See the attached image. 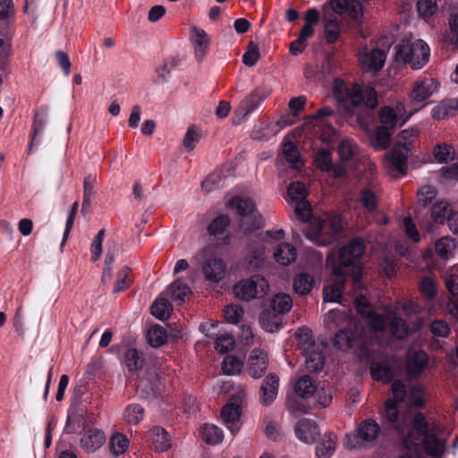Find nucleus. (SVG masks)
<instances>
[{"instance_id": "nucleus-1", "label": "nucleus", "mask_w": 458, "mask_h": 458, "mask_svg": "<svg viewBox=\"0 0 458 458\" xmlns=\"http://www.w3.org/2000/svg\"><path fill=\"white\" fill-rule=\"evenodd\" d=\"M365 251L362 239L354 238L337 251H331L326 259V267L330 271V277L324 286V301L337 302L348 277L352 280L355 288H360L362 267L360 259Z\"/></svg>"}, {"instance_id": "nucleus-2", "label": "nucleus", "mask_w": 458, "mask_h": 458, "mask_svg": "<svg viewBox=\"0 0 458 458\" xmlns=\"http://www.w3.org/2000/svg\"><path fill=\"white\" fill-rule=\"evenodd\" d=\"M333 95L338 104L350 114L352 113L354 107L362 105L371 109L377 106V93L371 86L362 89L357 83L348 85L344 81L335 79Z\"/></svg>"}, {"instance_id": "nucleus-3", "label": "nucleus", "mask_w": 458, "mask_h": 458, "mask_svg": "<svg viewBox=\"0 0 458 458\" xmlns=\"http://www.w3.org/2000/svg\"><path fill=\"white\" fill-rule=\"evenodd\" d=\"M342 226V221L336 216L326 219L313 218L305 235L317 245H328L336 240Z\"/></svg>"}, {"instance_id": "nucleus-4", "label": "nucleus", "mask_w": 458, "mask_h": 458, "mask_svg": "<svg viewBox=\"0 0 458 458\" xmlns=\"http://www.w3.org/2000/svg\"><path fill=\"white\" fill-rule=\"evenodd\" d=\"M381 433L379 424L372 419L361 420L353 432L347 434L344 446L348 450L371 447Z\"/></svg>"}, {"instance_id": "nucleus-5", "label": "nucleus", "mask_w": 458, "mask_h": 458, "mask_svg": "<svg viewBox=\"0 0 458 458\" xmlns=\"http://www.w3.org/2000/svg\"><path fill=\"white\" fill-rule=\"evenodd\" d=\"M428 58L429 47L420 39L414 42L403 40L396 47L395 60L410 64L413 69H420Z\"/></svg>"}, {"instance_id": "nucleus-6", "label": "nucleus", "mask_w": 458, "mask_h": 458, "mask_svg": "<svg viewBox=\"0 0 458 458\" xmlns=\"http://www.w3.org/2000/svg\"><path fill=\"white\" fill-rule=\"evenodd\" d=\"M268 288L267 281L263 276L256 275L240 281L234 285L233 291L238 298L250 301L264 297L267 293Z\"/></svg>"}, {"instance_id": "nucleus-7", "label": "nucleus", "mask_w": 458, "mask_h": 458, "mask_svg": "<svg viewBox=\"0 0 458 458\" xmlns=\"http://www.w3.org/2000/svg\"><path fill=\"white\" fill-rule=\"evenodd\" d=\"M245 395V391L240 390L229 399L221 411V418L233 435L241 428L242 404Z\"/></svg>"}, {"instance_id": "nucleus-8", "label": "nucleus", "mask_w": 458, "mask_h": 458, "mask_svg": "<svg viewBox=\"0 0 458 458\" xmlns=\"http://www.w3.org/2000/svg\"><path fill=\"white\" fill-rule=\"evenodd\" d=\"M396 428L403 437L404 445L408 449H411L412 445H417L418 441H420V439L422 437L424 438L425 436L435 432L434 428L429 427L428 423L425 420V417L420 412L416 413L412 420V430L416 431L417 435L419 436L418 438L413 437L411 429H409L408 434L405 435L403 428L397 426Z\"/></svg>"}, {"instance_id": "nucleus-9", "label": "nucleus", "mask_w": 458, "mask_h": 458, "mask_svg": "<svg viewBox=\"0 0 458 458\" xmlns=\"http://www.w3.org/2000/svg\"><path fill=\"white\" fill-rule=\"evenodd\" d=\"M357 311L364 318H368L369 327L375 331H382L386 327V320L382 315L375 313L369 306V301L363 295H360L355 300Z\"/></svg>"}, {"instance_id": "nucleus-10", "label": "nucleus", "mask_w": 458, "mask_h": 458, "mask_svg": "<svg viewBox=\"0 0 458 458\" xmlns=\"http://www.w3.org/2000/svg\"><path fill=\"white\" fill-rule=\"evenodd\" d=\"M314 162L318 168L332 173L335 178L343 177L346 173V165L344 163H332V155L327 149L318 150L314 156Z\"/></svg>"}, {"instance_id": "nucleus-11", "label": "nucleus", "mask_w": 458, "mask_h": 458, "mask_svg": "<svg viewBox=\"0 0 458 458\" xmlns=\"http://www.w3.org/2000/svg\"><path fill=\"white\" fill-rule=\"evenodd\" d=\"M437 80L430 77L417 80L411 91V98L417 102H421L431 97L438 89Z\"/></svg>"}, {"instance_id": "nucleus-12", "label": "nucleus", "mask_w": 458, "mask_h": 458, "mask_svg": "<svg viewBox=\"0 0 458 458\" xmlns=\"http://www.w3.org/2000/svg\"><path fill=\"white\" fill-rule=\"evenodd\" d=\"M331 5L335 13L354 21L363 14V6L358 0H331Z\"/></svg>"}, {"instance_id": "nucleus-13", "label": "nucleus", "mask_w": 458, "mask_h": 458, "mask_svg": "<svg viewBox=\"0 0 458 458\" xmlns=\"http://www.w3.org/2000/svg\"><path fill=\"white\" fill-rule=\"evenodd\" d=\"M267 353L259 348L253 349L248 360L249 374L254 378H259L267 370Z\"/></svg>"}, {"instance_id": "nucleus-14", "label": "nucleus", "mask_w": 458, "mask_h": 458, "mask_svg": "<svg viewBox=\"0 0 458 458\" xmlns=\"http://www.w3.org/2000/svg\"><path fill=\"white\" fill-rule=\"evenodd\" d=\"M226 267L223 259L214 257L205 260L202 272L206 280L211 283L220 282L225 275Z\"/></svg>"}, {"instance_id": "nucleus-15", "label": "nucleus", "mask_w": 458, "mask_h": 458, "mask_svg": "<svg viewBox=\"0 0 458 458\" xmlns=\"http://www.w3.org/2000/svg\"><path fill=\"white\" fill-rule=\"evenodd\" d=\"M386 58V55L384 50L374 48L361 54L360 61L364 71H379L383 68Z\"/></svg>"}, {"instance_id": "nucleus-16", "label": "nucleus", "mask_w": 458, "mask_h": 458, "mask_svg": "<svg viewBox=\"0 0 458 458\" xmlns=\"http://www.w3.org/2000/svg\"><path fill=\"white\" fill-rule=\"evenodd\" d=\"M279 387V377L276 374L266 377L260 386L259 401L265 405H270L276 398Z\"/></svg>"}, {"instance_id": "nucleus-17", "label": "nucleus", "mask_w": 458, "mask_h": 458, "mask_svg": "<svg viewBox=\"0 0 458 458\" xmlns=\"http://www.w3.org/2000/svg\"><path fill=\"white\" fill-rule=\"evenodd\" d=\"M428 358L424 351L409 352L406 370L411 377H418L427 368Z\"/></svg>"}, {"instance_id": "nucleus-18", "label": "nucleus", "mask_w": 458, "mask_h": 458, "mask_svg": "<svg viewBox=\"0 0 458 458\" xmlns=\"http://www.w3.org/2000/svg\"><path fill=\"white\" fill-rule=\"evenodd\" d=\"M106 442L105 433L98 428L86 430L81 438V446L87 453L99 449Z\"/></svg>"}, {"instance_id": "nucleus-19", "label": "nucleus", "mask_w": 458, "mask_h": 458, "mask_svg": "<svg viewBox=\"0 0 458 458\" xmlns=\"http://www.w3.org/2000/svg\"><path fill=\"white\" fill-rule=\"evenodd\" d=\"M295 434L301 441L311 444L319 435V430L315 421L310 419H302L295 426Z\"/></svg>"}, {"instance_id": "nucleus-20", "label": "nucleus", "mask_w": 458, "mask_h": 458, "mask_svg": "<svg viewBox=\"0 0 458 458\" xmlns=\"http://www.w3.org/2000/svg\"><path fill=\"white\" fill-rule=\"evenodd\" d=\"M191 42L194 45V54L198 62H202L209 47V38L202 29L192 27Z\"/></svg>"}, {"instance_id": "nucleus-21", "label": "nucleus", "mask_w": 458, "mask_h": 458, "mask_svg": "<svg viewBox=\"0 0 458 458\" xmlns=\"http://www.w3.org/2000/svg\"><path fill=\"white\" fill-rule=\"evenodd\" d=\"M98 182L97 174H88L83 180V199L81 204V214L87 216L89 213L92 199L96 194Z\"/></svg>"}, {"instance_id": "nucleus-22", "label": "nucleus", "mask_w": 458, "mask_h": 458, "mask_svg": "<svg viewBox=\"0 0 458 458\" xmlns=\"http://www.w3.org/2000/svg\"><path fill=\"white\" fill-rule=\"evenodd\" d=\"M409 153L399 148H394L386 155V160L389 167L397 174H405L407 171V159Z\"/></svg>"}, {"instance_id": "nucleus-23", "label": "nucleus", "mask_w": 458, "mask_h": 458, "mask_svg": "<svg viewBox=\"0 0 458 458\" xmlns=\"http://www.w3.org/2000/svg\"><path fill=\"white\" fill-rule=\"evenodd\" d=\"M295 335L298 346L303 353H307L317 349H324L323 344H316L312 332L308 327L299 328Z\"/></svg>"}, {"instance_id": "nucleus-24", "label": "nucleus", "mask_w": 458, "mask_h": 458, "mask_svg": "<svg viewBox=\"0 0 458 458\" xmlns=\"http://www.w3.org/2000/svg\"><path fill=\"white\" fill-rule=\"evenodd\" d=\"M261 327L268 333H275L280 330L283 325L282 316L272 310H265L259 315Z\"/></svg>"}, {"instance_id": "nucleus-25", "label": "nucleus", "mask_w": 458, "mask_h": 458, "mask_svg": "<svg viewBox=\"0 0 458 458\" xmlns=\"http://www.w3.org/2000/svg\"><path fill=\"white\" fill-rule=\"evenodd\" d=\"M296 250L290 243L279 244L275 251L274 258L277 263L283 266H288L296 259Z\"/></svg>"}, {"instance_id": "nucleus-26", "label": "nucleus", "mask_w": 458, "mask_h": 458, "mask_svg": "<svg viewBox=\"0 0 458 458\" xmlns=\"http://www.w3.org/2000/svg\"><path fill=\"white\" fill-rule=\"evenodd\" d=\"M336 440L337 437L333 433L325 435L317 445V457L330 458L335 450Z\"/></svg>"}, {"instance_id": "nucleus-27", "label": "nucleus", "mask_w": 458, "mask_h": 458, "mask_svg": "<svg viewBox=\"0 0 458 458\" xmlns=\"http://www.w3.org/2000/svg\"><path fill=\"white\" fill-rule=\"evenodd\" d=\"M317 385L311 377L304 375L294 384V390L298 396L309 398L317 391Z\"/></svg>"}, {"instance_id": "nucleus-28", "label": "nucleus", "mask_w": 458, "mask_h": 458, "mask_svg": "<svg viewBox=\"0 0 458 458\" xmlns=\"http://www.w3.org/2000/svg\"><path fill=\"white\" fill-rule=\"evenodd\" d=\"M458 111V100L457 99H446L441 101L437 105L431 112V116L434 119L441 120L449 116L453 112Z\"/></svg>"}, {"instance_id": "nucleus-29", "label": "nucleus", "mask_w": 458, "mask_h": 458, "mask_svg": "<svg viewBox=\"0 0 458 458\" xmlns=\"http://www.w3.org/2000/svg\"><path fill=\"white\" fill-rule=\"evenodd\" d=\"M423 446L427 454L440 457L445 452V443L436 437L435 432L425 436Z\"/></svg>"}, {"instance_id": "nucleus-30", "label": "nucleus", "mask_w": 458, "mask_h": 458, "mask_svg": "<svg viewBox=\"0 0 458 458\" xmlns=\"http://www.w3.org/2000/svg\"><path fill=\"white\" fill-rule=\"evenodd\" d=\"M264 98V96L259 95L258 92H253L252 94L249 95L247 98H245L244 100L241 102L239 107L237 108V115L241 116L242 118L245 117L259 105Z\"/></svg>"}, {"instance_id": "nucleus-31", "label": "nucleus", "mask_w": 458, "mask_h": 458, "mask_svg": "<svg viewBox=\"0 0 458 458\" xmlns=\"http://www.w3.org/2000/svg\"><path fill=\"white\" fill-rule=\"evenodd\" d=\"M152 445L158 452L166 451L171 447V440L167 432L159 427H156L151 430Z\"/></svg>"}, {"instance_id": "nucleus-32", "label": "nucleus", "mask_w": 458, "mask_h": 458, "mask_svg": "<svg viewBox=\"0 0 458 458\" xmlns=\"http://www.w3.org/2000/svg\"><path fill=\"white\" fill-rule=\"evenodd\" d=\"M266 248L260 244L256 247L250 246L246 255V261L250 269H257L262 266L265 259Z\"/></svg>"}, {"instance_id": "nucleus-33", "label": "nucleus", "mask_w": 458, "mask_h": 458, "mask_svg": "<svg viewBox=\"0 0 458 458\" xmlns=\"http://www.w3.org/2000/svg\"><path fill=\"white\" fill-rule=\"evenodd\" d=\"M174 301L182 303L186 298L191 294L189 286L181 279H177L170 284L167 290Z\"/></svg>"}, {"instance_id": "nucleus-34", "label": "nucleus", "mask_w": 458, "mask_h": 458, "mask_svg": "<svg viewBox=\"0 0 458 458\" xmlns=\"http://www.w3.org/2000/svg\"><path fill=\"white\" fill-rule=\"evenodd\" d=\"M271 309L280 316L287 313L293 307V300L289 294L278 293L271 300Z\"/></svg>"}, {"instance_id": "nucleus-35", "label": "nucleus", "mask_w": 458, "mask_h": 458, "mask_svg": "<svg viewBox=\"0 0 458 458\" xmlns=\"http://www.w3.org/2000/svg\"><path fill=\"white\" fill-rule=\"evenodd\" d=\"M370 373L373 379L389 382L394 377V372L386 362H373L370 365Z\"/></svg>"}, {"instance_id": "nucleus-36", "label": "nucleus", "mask_w": 458, "mask_h": 458, "mask_svg": "<svg viewBox=\"0 0 458 458\" xmlns=\"http://www.w3.org/2000/svg\"><path fill=\"white\" fill-rule=\"evenodd\" d=\"M229 207L235 209L241 216L252 214L255 210V204L250 198L233 197L229 201Z\"/></svg>"}, {"instance_id": "nucleus-37", "label": "nucleus", "mask_w": 458, "mask_h": 458, "mask_svg": "<svg viewBox=\"0 0 458 458\" xmlns=\"http://www.w3.org/2000/svg\"><path fill=\"white\" fill-rule=\"evenodd\" d=\"M306 356L305 366L310 372H317L323 368L325 357L323 349L313 350L312 352L304 353Z\"/></svg>"}, {"instance_id": "nucleus-38", "label": "nucleus", "mask_w": 458, "mask_h": 458, "mask_svg": "<svg viewBox=\"0 0 458 458\" xmlns=\"http://www.w3.org/2000/svg\"><path fill=\"white\" fill-rule=\"evenodd\" d=\"M116 279L113 289L114 293H118L129 288L132 284V275L130 267L123 266L116 273Z\"/></svg>"}, {"instance_id": "nucleus-39", "label": "nucleus", "mask_w": 458, "mask_h": 458, "mask_svg": "<svg viewBox=\"0 0 458 458\" xmlns=\"http://www.w3.org/2000/svg\"><path fill=\"white\" fill-rule=\"evenodd\" d=\"M203 440L208 445H218L223 441V431L216 426L206 424L200 430Z\"/></svg>"}, {"instance_id": "nucleus-40", "label": "nucleus", "mask_w": 458, "mask_h": 458, "mask_svg": "<svg viewBox=\"0 0 458 458\" xmlns=\"http://www.w3.org/2000/svg\"><path fill=\"white\" fill-rule=\"evenodd\" d=\"M151 314L160 320L169 318L173 307L172 304L164 297H159L151 305Z\"/></svg>"}, {"instance_id": "nucleus-41", "label": "nucleus", "mask_w": 458, "mask_h": 458, "mask_svg": "<svg viewBox=\"0 0 458 458\" xmlns=\"http://www.w3.org/2000/svg\"><path fill=\"white\" fill-rule=\"evenodd\" d=\"M418 134L419 131L414 128L402 131L397 135L394 147L403 149L406 153H410L413 140L417 138Z\"/></svg>"}, {"instance_id": "nucleus-42", "label": "nucleus", "mask_w": 458, "mask_h": 458, "mask_svg": "<svg viewBox=\"0 0 458 458\" xmlns=\"http://www.w3.org/2000/svg\"><path fill=\"white\" fill-rule=\"evenodd\" d=\"M360 202L369 213L376 214L378 207V198L374 191L364 188L360 191Z\"/></svg>"}, {"instance_id": "nucleus-43", "label": "nucleus", "mask_w": 458, "mask_h": 458, "mask_svg": "<svg viewBox=\"0 0 458 458\" xmlns=\"http://www.w3.org/2000/svg\"><path fill=\"white\" fill-rule=\"evenodd\" d=\"M147 338L152 347L157 348L166 342L167 333L162 326L155 325L148 329Z\"/></svg>"}, {"instance_id": "nucleus-44", "label": "nucleus", "mask_w": 458, "mask_h": 458, "mask_svg": "<svg viewBox=\"0 0 458 458\" xmlns=\"http://www.w3.org/2000/svg\"><path fill=\"white\" fill-rule=\"evenodd\" d=\"M314 34V29L303 26L300 31L299 38L290 45V52L293 55L301 54L307 46V39Z\"/></svg>"}, {"instance_id": "nucleus-45", "label": "nucleus", "mask_w": 458, "mask_h": 458, "mask_svg": "<svg viewBox=\"0 0 458 458\" xmlns=\"http://www.w3.org/2000/svg\"><path fill=\"white\" fill-rule=\"evenodd\" d=\"M231 220L226 215H220L216 217L208 226V232L214 237H219L223 235L227 227L229 226Z\"/></svg>"}, {"instance_id": "nucleus-46", "label": "nucleus", "mask_w": 458, "mask_h": 458, "mask_svg": "<svg viewBox=\"0 0 458 458\" xmlns=\"http://www.w3.org/2000/svg\"><path fill=\"white\" fill-rule=\"evenodd\" d=\"M124 362L129 370L135 371L143 368L144 359L138 350L130 348L124 353Z\"/></svg>"}, {"instance_id": "nucleus-47", "label": "nucleus", "mask_w": 458, "mask_h": 458, "mask_svg": "<svg viewBox=\"0 0 458 458\" xmlns=\"http://www.w3.org/2000/svg\"><path fill=\"white\" fill-rule=\"evenodd\" d=\"M449 213H453V209L443 200L435 203L431 208V217L437 224H444L448 219Z\"/></svg>"}, {"instance_id": "nucleus-48", "label": "nucleus", "mask_w": 458, "mask_h": 458, "mask_svg": "<svg viewBox=\"0 0 458 458\" xmlns=\"http://www.w3.org/2000/svg\"><path fill=\"white\" fill-rule=\"evenodd\" d=\"M456 244L450 237H442L435 244L436 252L443 259H448L454 253Z\"/></svg>"}, {"instance_id": "nucleus-49", "label": "nucleus", "mask_w": 458, "mask_h": 458, "mask_svg": "<svg viewBox=\"0 0 458 458\" xmlns=\"http://www.w3.org/2000/svg\"><path fill=\"white\" fill-rule=\"evenodd\" d=\"M314 280L308 274L301 273L297 275L293 280V289L301 295L308 294L312 289Z\"/></svg>"}, {"instance_id": "nucleus-50", "label": "nucleus", "mask_w": 458, "mask_h": 458, "mask_svg": "<svg viewBox=\"0 0 458 458\" xmlns=\"http://www.w3.org/2000/svg\"><path fill=\"white\" fill-rule=\"evenodd\" d=\"M433 155L438 163H447L454 159L455 150L454 147L446 143L438 144L434 148Z\"/></svg>"}, {"instance_id": "nucleus-51", "label": "nucleus", "mask_w": 458, "mask_h": 458, "mask_svg": "<svg viewBox=\"0 0 458 458\" xmlns=\"http://www.w3.org/2000/svg\"><path fill=\"white\" fill-rule=\"evenodd\" d=\"M337 151L341 159V162L350 160L357 151L356 144L350 139H342L338 144Z\"/></svg>"}, {"instance_id": "nucleus-52", "label": "nucleus", "mask_w": 458, "mask_h": 458, "mask_svg": "<svg viewBox=\"0 0 458 458\" xmlns=\"http://www.w3.org/2000/svg\"><path fill=\"white\" fill-rule=\"evenodd\" d=\"M263 226V219L262 216L259 214H254L250 218L242 219L241 223V227L243 233L247 235H250L251 233H256L257 231L261 229Z\"/></svg>"}, {"instance_id": "nucleus-53", "label": "nucleus", "mask_w": 458, "mask_h": 458, "mask_svg": "<svg viewBox=\"0 0 458 458\" xmlns=\"http://www.w3.org/2000/svg\"><path fill=\"white\" fill-rule=\"evenodd\" d=\"M355 340V334L352 330H340L335 336V345L341 350L350 349Z\"/></svg>"}, {"instance_id": "nucleus-54", "label": "nucleus", "mask_w": 458, "mask_h": 458, "mask_svg": "<svg viewBox=\"0 0 458 458\" xmlns=\"http://www.w3.org/2000/svg\"><path fill=\"white\" fill-rule=\"evenodd\" d=\"M325 38L327 43L337 40L340 33V26L335 18H326L324 21Z\"/></svg>"}, {"instance_id": "nucleus-55", "label": "nucleus", "mask_w": 458, "mask_h": 458, "mask_svg": "<svg viewBox=\"0 0 458 458\" xmlns=\"http://www.w3.org/2000/svg\"><path fill=\"white\" fill-rule=\"evenodd\" d=\"M391 131L386 127L379 126L376 131L373 147L377 149L386 148L390 144Z\"/></svg>"}, {"instance_id": "nucleus-56", "label": "nucleus", "mask_w": 458, "mask_h": 458, "mask_svg": "<svg viewBox=\"0 0 458 458\" xmlns=\"http://www.w3.org/2000/svg\"><path fill=\"white\" fill-rule=\"evenodd\" d=\"M283 153L293 168L299 167L297 163L300 161V152L294 143L285 140L283 146Z\"/></svg>"}, {"instance_id": "nucleus-57", "label": "nucleus", "mask_w": 458, "mask_h": 458, "mask_svg": "<svg viewBox=\"0 0 458 458\" xmlns=\"http://www.w3.org/2000/svg\"><path fill=\"white\" fill-rule=\"evenodd\" d=\"M109 448L114 455H120L127 450L128 439L123 434H115L109 440Z\"/></svg>"}, {"instance_id": "nucleus-58", "label": "nucleus", "mask_w": 458, "mask_h": 458, "mask_svg": "<svg viewBox=\"0 0 458 458\" xmlns=\"http://www.w3.org/2000/svg\"><path fill=\"white\" fill-rule=\"evenodd\" d=\"M420 293L428 300L433 299L437 292V286L436 280L430 276H425L422 278L420 284Z\"/></svg>"}, {"instance_id": "nucleus-59", "label": "nucleus", "mask_w": 458, "mask_h": 458, "mask_svg": "<svg viewBox=\"0 0 458 458\" xmlns=\"http://www.w3.org/2000/svg\"><path fill=\"white\" fill-rule=\"evenodd\" d=\"M389 329L395 338L403 339L408 335V327L401 318L394 317L389 323Z\"/></svg>"}, {"instance_id": "nucleus-60", "label": "nucleus", "mask_w": 458, "mask_h": 458, "mask_svg": "<svg viewBox=\"0 0 458 458\" xmlns=\"http://www.w3.org/2000/svg\"><path fill=\"white\" fill-rule=\"evenodd\" d=\"M243 363L234 356L228 355L222 363V369L226 375H235L241 372Z\"/></svg>"}, {"instance_id": "nucleus-61", "label": "nucleus", "mask_w": 458, "mask_h": 458, "mask_svg": "<svg viewBox=\"0 0 458 458\" xmlns=\"http://www.w3.org/2000/svg\"><path fill=\"white\" fill-rule=\"evenodd\" d=\"M288 195L294 203L306 200L307 191L305 185L300 182L291 183L288 187Z\"/></svg>"}, {"instance_id": "nucleus-62", "label": "nucleus", "mask_w": 458, "mask_h": 458, "mask_svg": "<svg viewBox=\"0 0 458 458\" xmlns=\"http://www.w3.org/2000/svg\"><path fill=\"white\" fill-rule=\"evenodd\" d=\"M143 416L144 409L139 404L129 405L124 411V418L130 424H138Z\"/></svg>"}, {"instance_id": "nucleus-63", "label": "nucleus", "mask_w": 458, "mask_h": 458, "mask_svg": "<svg viewBox=\"0 0 458 458\" xmlns=\"http://www.w3.org/2000/svg\"><path fill=\"white\" fill-rule=\"evenodd\" d=\"M380 123L383 127L394 129L397 123V114L394 110L388 106L383 107L380 111Z\"/></svg>"}, {"instance_id": "nucleus-64", "label": "nucleus", "mask_w": 458, "mask_h": 458, "mask_svg": "<svg viewBox=\"0 0 458 458\" xmlns=\"http://www.w3.org/2000/svg\"><path fill=\"white\" fill-rule=\"evenodd\" d=\"M234 346V337L231 334H224L216 339L215 349L220 353H226Z\"/></svg>"}]
</instances>
